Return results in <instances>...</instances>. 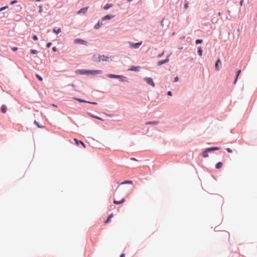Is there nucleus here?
Here are the masks:
<instances>
[{
    "instance_id": "nucleus-1",
    "label": "nucleus",
    "mask_w": 257,
    "mask_h": 257,
    "mask_svg": "<svg viewBox=\"0 0 257 257\" xmlns=\"http://www.w3.org/2000/svg\"><path fill=\"white\" fill-rule=\"evenodd\" d=\"M219 150V148H218V147H212V148H207L202 153V156L203 158L208 157V152H210L211 151H216V150Z\"/></svg>"
},
{
    "instance_id": "nucleus-2",
    "label": "nucleus",
    "mask_w": 257,
    "mask_h": 257,
    "mask_svg": "<svg viewBox=\"0 0 257 257\" xmlns=\"http://www.w3.org/2000/svg\"><path fill=\"white\" fill-rule=\"evenodd\" d=\"M146 82L150 85L152 86V87H155V83L153 81V80L151 77H145L144 78Z\"/></svg>"
},
{
    "instance_id": "nucleus-3",
    "label": "nucleus",
    "mask_w": 257,
    "mask_h": 257,
    "mask_svg": "<svg viewBox=\"0 0 257 257\" xmlns=\"http://www.w3.org/2000/svg\"><path fill=\"white\" fill-rule=\"evenodd\" d=\"M142 44V42H140L137 43H133L132 42H129L130 47L131 48L137 49Z\"/></svg>"
},
{
    "instance_id": "nucleus-4",
    "label": "nucleus",
    "mask_w": 257,
    "mask_h": 257,
    "mask_svg": "<svg viewBox=\"0 0 257 257\" xmlns=\"http://www.w3.org/2000/svg\"><path fill=\"white\" fill-rule=\"evenodd\" d=\"M107 77L110 78H119L121 79L122 81H123L122 78H123V76L122 75H114V74H108Z\"/></svg>"
},
{
    "instance_id": "nucleus-5",
    "label": "nucleus",
    "mask_w": 257,
    "mask_h": 257,
    "mask_svg": "<svg viewBox=\"0 0 257 257\" xmlns=\"http://www.w3.org/2000/svg\"><path fill=\"white\" fill-rule=\"evenodd\" d=\"M109 57L105 56L104 55H100L98 57V60L97 62H100L101 60L103 61H108Z\"/></svg>"
},
{
    "instance_id": "nucleus-6",
    "label": "nucleus",
    "mask_w": 257,
    "mask_h": 257,
    "mask_svg": "<svg viewBox=\"0 0 257 257\" xmlns=\"http://www.w3.org/2000/svg\"><path fill=\"white\" fill-rule=\"evenodd\" d=\"M74 43L75 44H83V45H86L87 42L85 41L80 39H76L74 41Z\"/></svg>"
},
{
    "instance_id": "nucleus-7",
    "label": "nucleus",
    "mask_w": 257,
    "mask_h": 257,
    "mask_svg": "<svg viewBox=\"0 0 257 257\" xmlns=\"http://www.w3.org/2000/svg\"><path fill=\"white\" fill-rule=\"evenodd\" d=\"M169 56H168V57L165 60L158 61L157 63L158 65L160 66L163 64L168 62L169 61Z\"/></svg>"
},
{
    "instance_id": "nucleus-8",
    "label": "nucleus",
    "mask_w": 257,
    "mask_h": 257,
    "mask_svg": "<svg viewBox=\"0 0 257 257\" xmlns=\"http://www.w3.org/2000/svg\"><path fill=\"white\" fill-rule=\"evenodd\" d=\"M88 9V7H85L83 9H81L79 11H78L77 14H80L81 13L85 14L87 11Z\"/></svg>"
},
{
    "instance_id": "nucleus-9",
    "label": "nucleus",
    "mask_w": 257,
    "mask_h": 257,
    "mask_svg": "<svg viewBox=\"0 0 257 257\" xmlns=\"http://www.w3.org/2000/svg\"><path fill=\"white\" fill-rule=\"evenodd\" d=\"M113 17H114V16H113V15H106L105 16L103 17L102 18V20L105 21L106 20H110V19H111L112 18H113Z\"/></svg>"
},
{
    "instance_id": "nucleus-10",
    "label": "nucleus",
    "mask_w": 257,
    "mask_h": 257,
    "mask_svg": "<svg viewBox=\"0 0 257 257\" xmlns=\"http://www.w3.org/2000/svg\"><path fill=\"white\" fill-rule=\"evenodd\" d=\"M125 201V199L124 198H122L120 201H116L115 200H114L113 203L115 204H120L124 203Z\"/></svg>"
},
{
    "instance_id": "nucleus-11",
    "label": "nucleus",
    "mask_w": 257,
    "mask_h": 257,
    "mask_svg": "<svg viewBox=\"0 0 257 257\" xmlns=\"http://www.w3.org/2000/svg\"><path fill=\"white\" fill-rule=\"evenodd\" d=\"M221 63V61L220 59H218L216 63H215V69L217 71H219L220 70V67L219 64Z\"/></svg>"
},
{
    "instance_id": "nucleus-12",
    "label": "nucleus",
    "mask_w": 257,
    "mask_h": 257,
    "mask_svg": "<svg viewBox=\"0 0 257 257\" xmlns=\"http://www.w3.org/2000/svg\"><path fill=\"white\" fill-rule=\"evenodd\" d=\"M140 67L139 66H132L128 70L129 71H138L139 70Z\"/></svg>"
},
{
    "instance_id": "nucleus-13",
    "label": "nucleus",
    "mask_w": 257,
    "mask_h": 257,
    "mask_svg": "<svg viewBox=\"0 0 257 257\" xmlns=\"http://www.w3.org/2000/svg\"><path fill=\"white\" fill-rule=\"evenodd\" d=\"M89 74H100L102 73V71L101 70H93V71H90Z\"/></svg>"
},
{
    "instance_id": "nucleus-14",
    "label": "nucleus",
    "mask_w": 257,
    "mask_h": 257,
    "mask_svg": "<svg viewBox=\"0 0 257 257\" xmlns=\"http://www.w3.org/2000/svg\"><path fill=\"white\" fill-rule=\"evenodd\" d=\"M7 106L5 105H3L1 107V111L3 113H5L7 112Z\"/></svg>"
},
{
    "instance_id": "nucleus-15",
    "label": "nucleus",
    "mask_w": 257,
    "mask_h": 257,
    "mask_svg": "<svg viewBox=\"0 0 257 257\" xmlns=\"http://www.w3.org/2000/svg\"><path fill=\"white\" fill-rule=\"evenodd\" d=\"M222 166H223L222 163L220 162L217 163L216 164L215 168H216V169H219L222 168Z\"/></svg>"
},
{
    "instance_id": "nucleus-16",
    "label": "nucleus",
    "mask_w": 257,
    "mask_h": 257,
    "mask_svg": "<svg viewBox=\"0 0 257 257\" xmlns=\"http://www.w3.org/2000/svg\"><path fill=\"white\" fill-rule=\"evenodd\" d=\"M159 123V121H148L146 123V125L148 124H158Z\"/></svg>"
},
{
    "instance_id": "nucleus-17",
    "label": "nucleus",
    "mask_w": 257,
    "mask_h": 257,
    "mask_svg": "<svg viewBox=\"0 0 257 257\" xmlns=\"http://www.w3.org/2000/svg\"><path fill=\"white\" fill-rule=\"evenodd\" d=\"M74 141H75V142H76V144H77V145H79V144H81V145H82L84 148H85V144H84L82 141H78V140H77V139H74Z\"/></svg>"
},
{
    "instance_id": "nucleus-18",
    "label": "nucleus",
    "mask_w": 257,
    "mask_h": 257,
    "mask_svg": "<svg viewBox=\"0 0 257 257\" xmlns=\"http://www.w3.org/2000/svg\"><path fill=\"white\" fill-rule=\"evenodd\" d=\"M102 25V23L100 22L99 21L94 26V28L95 29H98L100 28V27Z\"/></svg>"
},
{
    "instance_id": "nucleus-19",
    "label": "nucleus",
    "mask_w": 257,
    "mask_h": 257,
    "mask_svg": "<svg viewBox=\"0 0 257 257\" xmlns=\"http://www.w3.org/2000/svg\"><path fill=\"white\" fill-rule=\"evenodd\" d=\"M53 31L54 33L57 34L61 32V29L60 28H54Z\"/></svg>"
},
{
    "instance_id": "nucleus-20",
    "label": "nucleus",
    "mask_w": 257,
    "mask_h": 257,
    "mask_svg": "<svg viewBox=\"0 0 257 257\" xmlns=\"http://www.w3.org/2000/svg\"><path fill=\"white\" fill-rule=\"evenodd\" d=\"M113 6L112 4H107L103 7L104 10H108L109 8H111Z\"/></svg>"
},
{
    "instance_id": "nucleus-21",
    "label": "nucleus",
    "mask_w": 257,
    "mask_h": 257,
    "mask_svg": "<svg viewBox=\"0 0 257 257\" xmlns=\"http://www.w3.org/2000/svg\"><path fill=\"white\" fill-rule=\"evenodd\" d=\"M113 216V214H110L108 217L106 219V220L105 221L104 223L105 224H107L108 223V222H109L110 220V219L112 218V217Z\"/></svg>"
},
{
    "instance_id": "nucleus-22",
    "label": "nucleus",
    "mask_w": 257,
    "mask_h": 257,
    "mask_svg": "<svg viewBox=\"0 0 257 257\" xmlns=\"http://www.w3.org/2000/svg\"><path fill=\"white\" fill-rule=\"evenodd\" d=\"M78 71H79V73L80 74H89V72H90V71H87V70H78Z\"/></svg>"
},
{
    "instance_id": "nucleus-23",
    "label": "nucleus",
    "mask_w": 257,
    "mask_h": 257,
    "mask_svg": "<svg viewBox=\"0 0 257 257\" xmlns=\"http://www.w3.org/2000/svg\"><path fill=\"white\" fill-rule=\"evenodd\" d=\"M240 72H241V70H239L237 71V73H236V78H235V80L234 81V84L236 83V82L237 81V78H238V77L239 74L240 73Z\"/></svg>"
},
{
    "instance_id": "nucleus-24",
    "label": "nucleus",
    "mask_w": 257,
    "mask_h": 257,
    "mask_svg": "<svg viewBox=\"0 0 257 257\" xmlns=\"http://www.w3.org/2000/svg\"><path fill=\"white\" fill-rule=\"evenodd\" d=\"M202 52H203V51H202V48L201 47H199L198 48V54H199V55L202 56Z\"/></svg>"
},
{
    "instance_id": "nucleus-25",
    "label": "nucleus",
    "mask_w": 257,
    "mask_h": 257,
    "mask_svg": "<svg viewBox=\"0 0 257 257\" xmlns=\"http://www.w3.org/2000/svg\"><path fill=\"white\" fill-rule=\"evenodd\" d=\"M74 99L75 100H77L78 101L80 102H83V103L86 102V103H88L87 101L84 100L80 99V98H75Z\"/></svg>"
},
{
    "instance_id": "nucleus-26",
    "label": "nucleus",
    "mask_w": 257,
    "mask_h": 257,
    "mask_svg": "<svg viewBox=\"0 0 257 257\" xmlns=\"http://www.w3.org/2000/svg\"><path fill=\"white\" fill-rule=\"evenodd\" d=\"M133 183V181L131 180H126L125 181L122 182L121 184H132Z\"/></svg>"
},
{
    "instance_id": "nucleus-27",
    "label": "nucleus",
    "mask_w": 257,
    "mask_h": 257,
    "mask_svg": "<svg viewBox=\"0 0 257 257\" xmlns=\"http://www.w3.org/2000/svg\"><path fill=\"white\" fill-rule=\"evenodd\" d=\"M36 77H37V78L40 80V81H42L43 80V78L42 77L40 76L39 74H37L36 75Z\"/></svg>"
},
{
    "instance_id": "nucleus-28",
    "label": "nucleus",
    "mask_w": 257,
    "mask_h": 257,
    "mask_svg": "<svg viewBox=\"0 0 257 257\" xmlns=\"http://www.w3.org/2000/svg\"><path fill=\"white\" fill-rule=\"evenodd\" d=\"M98 56H96V55H94V56H93V58H92V59H93V61H97V60H98Z\"/></svg>"
},
{
    "instance_id": "nucleus-29",
    "label": "nucleus",
    "mask_w": 257,
    "mask_h": 257,
    "mask_svg": "<svg viewBox=\"0 0 257 257\" xmlns=\"http://www.w3.org/2000/svg\"><path fill=\"white\" fill-rule=\"evenodd\" d=\"M31 53L33 54H36L38 53V51L35 50H31Z\"/></svg>"
},
{
    "instance_id": "nucleus-30",
    "label": "nucleus",
    "mask_w": 257,
    "mask_h": 257,
    "mask_svg": "<svg viewBox=\"0 0 257 257\" xmlns=\"http://www.w3.org/2000/svg\"><path fill=\"white\" fill-rule=\"evenodd\" d=\"M195 42L196 44H200L202 42V40L200 39H198Z\"/></svg>"
},
{
    "instance_id": "nucleus-31",
    "label": "nucleus",
    "mask_w": 257,
    "mask_h": 257,
    "mask_svg": "<svg viewBox=\"0 0 257 257\" xmlns=\"http://www.w3.org/2000/svg\"><path fill=\"white\" fill-rule=\"evenodd\" d=\"M34 123H35V124H36V125H37L39 127H40V128H42V127H43V126H41V125H39V124L38 123V122H37V121H36V120L34 121Z\"/></svg>"
},
{
    "instance_id": "nucleus-32",
    "label": "nucleus",
    "mask_w": 257,
    "mask_h": 257,
    "mask_svg": "<svg viewBox=\"0 0 257 257\" xmlns=\"http://www.w3.org/2000/svg\"><path fill=\"white\" fill-rule=\"evenodd\" d=\"M8 8V7L6 6V7H2L0 9V12Z\"/></svg>"
},
{
    "instance_id": "nucleus-33",
    "label": "nucleus",
    "mask_w": 257,
    "mask_h": 257,
    "mask_svg": "<svg viewBox=\"0 0 257 257\" xmlns=\"http://www.w3.org/2000/svg\"><path fill=\"white\" fill-rule=\"evenodd\" d=\"M33 39H34V40H35V41H37V40H38V37H37V36L36 35H34V36H33Z\"/></svg>"
},
{
    "instance_id": "nucleus-34",
    "label": "nucleus",
    "mask_w": 257,
    "mask_h": 257,
    "mask_svg": "<svg viewBox=\"0 0 257 257\" xmlns=\"http://www.w3.org/2000/svg\"><path fill=\"white\" fill-rule=\"evenodd\" d=\"M226 150L229 153H231L232 152V150L231 149H230V148H227Z\"/></svg>"
},
{
    "instance_id": "nucleus-35",
    "label": "nucleus",
    "mask_w": 257,
    "mask_h": 257,
    "mask_svg": "<svg viewBox=\"0 0 257 257\" xmlns=\"http://www.w3.org/2000/svg\"><path fill=\"white\" fill-rule=\"evenodd\" d=\"M179 80V77H176L175 78H174V82H177Z\"/></svg>"
},
{
    "instance_id": "nucleus-36",
    "label": "nucleus",
    "mask_w": 257,
    "mask_h": 257,
    "mask_svg": "<svg viewBox=\"0 0 257 257\" xmlns=\"http://www.w3.org/2000/svg\"><path fill=\"white\" fill-rule=\"evenodd\" d=\"M51 45H52L51 43H48L47 44L46 46L47 48H49Z\"/></svg>"
},
{
    "instance_id": "nucleus-37",
    "label": "nucleus",
    "mask_w": 257,
    "mask_h": 257,
    "mask_svg": "<svg viewBox=\"0 0 257 257\" xmlns=\"http://www.w3.org/2000/svg\"><path fill=\"white\" fill-rule=\"evenodd\" d=\"M188 3L185 4V5H184V8H185V9H187L188 8Z\"/></svg>"
},
{
    "instance_id": "nucleus-38",
    "label": "nucleus",
    "mask_w": 257,
    "mask_h": 257,
    "mask_svg": "<svg viewBox=\"0 0 257 257\" xmlns=\"http://www.w3.org/2000/svg\"><path fill=\"white\" fill-rule=\"evenodd\" d=\"M18 50V48L17 47H13L12 48V50L14 51H16Z\"/></svg>"
},
{
    "instance_id": "nucleus-39",
    "label": "nucleus",
    "mask_w": 257,
    "mask_h": 257,
    "mask_svg": "<svg viewBox=\"0 0 257 257\" xmlns=\"http://www.w3.org/2000/svg\"><path fill=\"white\" fill-rule=\"evenodd\" d=\"M168 95L169 96H172V92L170 91H169L167 93Z\"/></svg>"
},
{
    "instance_id": "nucleus-40",
    "label": "nucleus",
    "mask_w": 257,
    "mask_h": 257,
    "mask_svg": "<svg viewBox=\"0 0 257 257\" xmlns=\"http://www.w3.org/2000/svg\"><path fill=\"white\" fill-rule=\"evenodd\" d=\"M43 11L42 7L41 6L39 7V12L41 13Z\"/></svg>"
},
{
    "instance_id": "nucleus-41",
    "label": "nucleus",
    "mask_w": 257,
    "mask_h": 257,
    "mask_svg": "<svg viewBox=\"0 0 257 257\" xmlns=\"http://www.w3.org/2000/svg\"><path fill=\"white\" fill-rule=\"evenodd\" d=\"M163 54H164V52H163V53H162L158 55V57H159V58H160V57H161L163 55Z\"/></svg>"
},
{
    "instance_id": "nucleus-42",
    "label": "nucleus",
    "mask_w": 257,
    "mask_h": 257,
    "mask_svg": "<svg viewBox=\"0 0 257 257\" xmlns=\"http://www.w3.org/2000/svg\"><path fill=\"white\" fill-rule=\"evenodd\" d=\"M88 103L93 104H97V102H91L88 101Z\"/></svg>"
},
{
    "instance_id": "nucleus-43",
    "label": "nucleus",
    "mask_w": 257,
    "mask_h": 257,
    "mask_svg": "<svg viewBox=\"0 0 257 257\" xmlns=\"http://www.w3.org/2000/svg\"><path fill=\"white\" fill-rule=\"evenodd\" d=\"M52 50L53 51H56L57 48L55 47H53Z\"/></svg>"
},
{
    "instance_id": "nucleus-44",
    "label": "nucleus",
    "mask_w": 257,
    "mask_h": 257,
    "mask_svg": "<svg viewBox=\"0 0 257 257\" xmlns=\"http://www.w3.org/2000/svg\"><path fill=\"white\" fill-rule=\"evenodd\" d=\"M17 1H12V2L11 3V5H14V4L16 3Z\"/></svg>"
},
{
    "instance_id": "nucleus-45",
    "label": "nucleus",
    "mask_w": 257,
    "mask_h": 257,
    "mask_svg": "<svg viewBox=\"0 0 257 257\" xmlns=\"http://www.w3.org/2000/svg\"><path fill=\"white\" fill-rule=\"evenodd\" d=\"M131 160L135 161H137V160L135 158H131Z\"/></svg>"
},
{
    "instance_id": "nucleus-46",
    "label": "nucleus",
    "mask_w": 257,
    "mask_h": 257,
    "mask_svg": "<svg viewBox=\"0 0 257 257\" xmlns=\"http://www.w3.org/2000/svg\"><path fill=\"white\" fill-rule=\"evenodd\" d=\"M125 256V254L124 253H122L121 255H120V257H124Z\"/></svg>"
},
{
    "instance_id": "nucleus-47",
    "label": "nucleus",
    "mask_w": 257,
    "mask_h": 257,
    "mask_svg": "<svg viewBox=\"0 0 257 257\" xmlns=\"http://www.w3.org/2000/svg\"><path fill=\"white\" fill-rule=\"evenodd\" d=\"M125 256V254L124 253H122L121 255H120V257H124Z\"/></svg>"
},
{
    "instance_id": "nucleus-48",
    "label": "nucleus",
    "mask_w": 257,
    "mask_h": 257,
    "mask_svg": "<svg viewBox=\"0 0 257 257\" xmlns=\"http://www.w3.org/2000/svg\"><path fill=\"white\" fill-rule=\"evenodd\" d=\"M161 25H162V26H164V24H163V20L161 21Z\"/></svg>"
},
{
    "instance_id": "nucleus-49",
    "label": "nucleus",
    "mask_w": 257,
    "mask_h": 257,
    "mask_svg": "<svg viewBox=\"0 0 257 257\" xmlns=\"http://www.w3.org/2000/svg\"><path fill=\"white\" fill-rule=\"evenodd\" d=\"M95 118H97V119H100V120H102V119L99 117H95Z\"/></svg>"
},
{
    "instance_id": "nucleus-50",
    "label": "nucleus",
    "mask_w": 257,
    "mask_h": 257,
    "mask_svg": "<svg viewBox=\"0 0 257 257\" xmlns=\"http://www.w3.org/2000/svg\"><path fill=\"white\" fill-rule=\"evenodd\" d=\"M242 2L243 1H240V5L241 6L242 5Z\"/></svg>"
}]
</instances>
